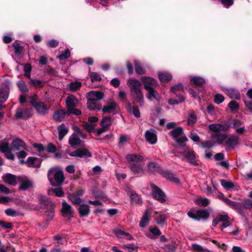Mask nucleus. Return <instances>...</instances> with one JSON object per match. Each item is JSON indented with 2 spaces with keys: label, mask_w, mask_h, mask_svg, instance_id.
I'll list each match as a JSON object with an SVG mask.
<instances>
[{
  "label": "nucleus",
  "mask_w": 252,
  "mask_h": 252,
  "mask_svg": "<svg viewBox=\"0 0 252 252\" xmlns=\"http://www.w3.org/2000/svg\"><path fill=\"white\" fill-rule=\"evenodd\" d=\"M47 177L52 186H55L56 183L59 185H62L65 179L63 171L56 167L49 169Z\"/></svg>",
  "instance_id": "f257e3e1"
},
{
  "label": "nucleus",
  "mask_w": 252,
  "mask_h": 252,
  "mask_svg": "<svg viewBox=\"0 0 252 252\" xmlns=\"http://www.w3.org/2000/svg\"><path fill=\"white\" fill-rule=\"evenodd\" d=\"M128 85L130 88L131 93L135 99L139 102L143 99V94L141 91L142 84L136 79H129Z\"/></svg>",
  "instance_id": "f03ea898"
},
{
  "label": "nucleus",
  "mask_w": 252,
  "mask_h": 252,
  "mask_svg": "<svg viewBox=\"0 0 252 252\" xmlns=\"http://www.w3.org/2000/svg\"><path fill=\"white\" fill-rule=\"evenodd\" d=\"M168 134L180 146L186 147L185 143L188 141V139L185 135L183 128L182 127H175L170 131Z\"/></svg>",
  "instance_id": "7ed1b4c3"
},
{
  "label": "nucleus",
  "mask_w": 252,
  "mask_h": 252,
  "mask_svg": "<svg viewBox=\"0 0 252 252\" xmlns=\"http://www.w3.org/2000/svg\"><path fill=\"white\" fill-rule=\"evenodd\" d=\"M12 146H10L9 141L5 138L0 142V152L3 153L5 157L8 159L13 160L15 156L12 152Z\"/></svg>",
  "instance_id": "20e7f679"
},
{
  "label": "nucleus",
  "mask_w": 252,
  "mask_h": 252,
  "mask_svg": "<svg viewBox=\"0 0 252 252\" xmlns=\"http://www.w3.org/2000/svg\"><path fill=\"white\" fill-rule=\"evenodd\" d=\"M150 186L153 189L152 195L154 198L161 203L165 202L166 195L164 192L153 183L150 184Z\"/></svg>",
  "instance_id": "39448f33"
},
{
  "label": "nucleus",
  "mask_w": 252,
  "mask_h": 252,
  "mask_svg": "<svg viewBox=\"0 0 252 252\" xmlns=\"http://www.w3.org/2000/svg\"><path fill=\"white\" fill-rule=\"evenodd\" d=\"M118 104L112 99H109L106 100V104L102 108V112L103 114L116 113L118 112Z\"/></svg>",
  "instance_id": "423d86ee"
},
{
  "label": "nucleus",
  "mask_w": 252,
  "mask_h": 252,
  "mask_svg": "<svg viewBox=\"0 0 252 252\" xmlns=\"http://www.w3.org/2000/svg\"><path fill=\"white\" fill-rule=\"evenodd\" d=\"M19 183V189L21 190H26L33 187V184L32 180L25 176L18 178Z\"/></svg>",
  "instance_id": "0eeeda50"
},
{
  "label": "nucleus",
  "mask_w": 252,
  "mask_h": 252,
  "mask_svg": "<svg viewBox=\"0 0 252 252\" xmlns=\"http://www.w3.org/2000/svg\"><path fill=\"white\" fill-rule=\"evenodd\" d=\"M230 126L228 124H213L209 126L210 131L219 133L220 131H226L229 129Z\"/></svg>",
  "instance_id": "6e6552de"
},
{
  "label": "nucleus",
  "mask_w": 252,
  "mask_h": 252,
  "mask_svg": "<svg viewBox=\"0 0 252 252\" xmlns=\"http://www.w3.org/2000/svg\"><path fill=\"white\" fill-rule=\"evenodd\" d=\"M11 146L12 150L28 151L25 142L22 139L19 138H16L13 140Z\"/></svg>",
  "instance_id": "1a4fd4ad"
},
{
  "label": "nucleus",
  "mask_w": 252,
  "mask_h": 252,
  "mask_svg": "<svg viewBox=\"0 0 252 252\" xmlns=\"http://www.w3.org/2000/svg\"><path fill=\"white\" fill-rule=\"evenodd\" d=\"M66 152L68 153L70 156L74 157L82 158L83 157H92L91 153L88 150L85 148L78 149L70 154L69 153V150H66Z\"/></svg>",
  "instance_id": "9d476101"
},
{
  "label": "nucleus",
  "mask_w": 252,
  "mask_h": 252,
  "mask_svg": "<svg viewBox=\"0 0 252 252\" xmlns=\"http://www.w3.org/2000/svg\"><path fill=\"white\" fill-rule=\"evenodd\" d=\"M240 139L236 135H232L229 137L225 141V145L228 150L232 149L235 146L240 144Z\"/></svg>",
  "instance_id": "9b49d317"
},
{
  "label": "nucleus",
  "mask_w": 252,
  "mask_h": 252,
  "mask_svg": "<svg viewBox=\"0 0 252 252\" xmlns=\"http://www.w3.org/2000/svg\"><path fill=\"white\" fill-rule=\"evenodd\" d=\"M31 116V110L30 109L18 108L17 109L14 117L17 119H26Z\"/></svg>",
  "instance_id": "f8f14e48"
},
{
  "label": "nucleus",
  "mask_w": 252,
  "mask_h": 252,
  "mask_svg": "<svg viewBox=\"0 0 252 252\" xmlns=\"http://www.w3.org/2000/svg\"><path fill=\"white\" fill-rule=\"evenodd\" d=\"M146 140L151 144H155L157 142L158 138L155 130L151 129L145 132Z\"/></svg>",
  "instance_id": "ddd939ff"
},
{
  "label": "nucleus",
  "mask_w": 252,
  "mask_h": 252,
  "mask_svg": "<svg viewBox=\"0 0 252 252\" xmlns=\"http://www.w3.org/2000/svg\"><path fill=\"white\" fill-rule=\"evenodd\" d=\"M79 103V100L73 95H68L65 99V105L67 109L77 107Z\"/></svg>",
  "instance_id": "4468645a"
},
{
  "label": "nucleus",
  "mask_w": 252,
  "mask_h": 252,
  "mask_svg": "<svg viewBox=\"0 0 252 252\" xmlns=\"http://www.w3.org/2000/svg\"><path fill=\"white\" fill-rule=\"evenodd\" d=\"M2 180L4 183L13 186L17 184L16 176L9 173L4 174L2 176Z\"/></svg>",
  "instance_id": "2eb2a0df"
},
{
  "label": "nucleus",
  "mask_w": 252,
  "mask_h": 252,
  "mask_svg": "<svg viewBox=\"0 0 252 252\" xmlns=\"http://www.w3.org/2000/svg\"><path fill=\"white\" fill-rule=\"evenodd\" d=\"M34 107L37 112L41 115H45L47 114L49 108V107L42 102H38V103L34 105Z\"/></svg>",
  "instance_id": "dca6fc26"
},
{
  "label": "nucleus",
  "mask_w": 252,
  "mask_h": 252,
  "mask_svg": "<svg viewBox=\"0 0 252 252\" xmlns=\"http://www.w3.org/2000/svg\"><path fill=\"white\" fill-rule=\"evenodd\" d=\"M184 155L191 164L193 165H197L198 164L195 160V156L193 151L189 150L188 148H187L184 153Z\"/></svg>",
  "instance_id": "f3484780"
},
{
  "label": "nucleus",
  "mask_w": 252,
  "mask_h": 252,
  "mask_svg": "<svg viewBox=\"0 0 252 252\" xmlns=\"http://www.w3.org/2000/svg\"><path fill=\"white\" fill-rule=\"evenodd\" d=\"M146 90L148 91L147 98L152 100L154 98L158 101L161 100V97L159 94L153 88H148L147 86L146 87Z\"/></svg>",
  "instance_id": "a211bd4d"
},
{
  "label": "nucleus",
  "mask_w": 252,
  "mask_h": 252,
  "mask_svg": "<svg viewBox=\"0 0 252 252\" xmlns=\"http://www.w3.org/2000/svg\"><path fill=\"white\" fill-rule=\"evenodd\" d=\"M126 191L129 194L131 200L133 202L136 204L142 203L141 199L134 190L129 187H126Z\"/></svg>",
  "instance_id": "6ab92c4d"
},
{
  "label": "nucleus",
  "mask_w": 252,
  "mask_h": 252,
  "mask_svg": "<svg viewBox=\"0 0 252 252\" xmlns=\"http://www.w3.org/2000/svg\"><path fill=\"white\" fill-rule=\"evenodd\" d=\"M67 114V112L64 109L56 111L53 116V119L58 122L63 121Z\"/></svg>",
  "instance_id": "aec40b11"
},
{
  "label": "nucleus",
  "mask_w": 252,
  "mask_h": 252,
  "mask_svg": "<svg viewBox=\"0 0 252 252\" xmlns=\"http://www.w3.org/2000/svg\"><path fill=\"white\" fill-rule=\"evenodd\" d=\"M9 94L8 84H5L0 88V102L2 103L6 100Z\"/></svg>",
  "instance_id": "412c9836"
},
{
  "label": "nucleus",
  "mask_w": 252,
  "mask_h": 252,
  "mask_svg": "<svg viewBox=\"0 0 252 252\" xmlns=\"http://www.w3.org/2000/svg\"><path fill=\"white\" fill-rule=\"evenodd\" d=\"M62 215L64 217H66L68 215L72 214L73 212V210L71 205L64 201L62 202V209L61 210Z\"/></svg>",
  "instance_id": "4be33fe9"
},
{
  "label": "nucleus",
  "mask_w": 252,
  "mask_h": 252,
  "mask_svg": "<svg viewBox=\"0 0 252 252\" xmlns=\"http://www.w3.org/2000/svg\"><path fill=\"white\" fill-rule=\"evenodd\" d=\"M80 217H87L90 213V207L86 204H80L79 207L78 208Z\"/></svg>",
  "instance_id": "5701e85b"
},
{
  "label": "nucleus",
  "mask_w": 252,
  "mask_h": 252,
  "mask_svg": "<svg viewBox=\"0 0 252 252\" xmlns=\"http://www.w3.org/2000/svg\"><path fill=\"white\" fill-rule=\"evenodd\" d=\"M141 81L143 82L145 89L146 86H147L148 88H153L156 84L155 79L151 77H142L141 78Z\"/></svg>",
  "instance_id": "b1692460"
},
{
  "label": "nucleus",
  "mask_w": 252,
  "mask_h": 252,
  "mask_svg": "<svg viewBox=\"0 0 252 252\" xmlns=\"http://www.w3.org/2000/svg\"><path fill=\"white\" fill-rule=\"evenodd\" d=\"M126 158L129 163L131 162H138L143 160V157L137 154H128L126 156Z\"/></svg>",
  "instance_id": "393cba45"
},
{
  "label": "nucleus",
  "mask_w": 252,
  "mask_h": 252,
  "mask_svg": "<svg viewBox=\"0 0 252 252\" xmlns=\"http://www.w3.org/2000/svg\"><path fill=\"white\" fill-rule=\"evenodd\" d=\"M150 216L151 212L148 210H145L139 223V225L141 227L144 228L148 224L149 222Z\"/></svg>",
  "instance_id": "a878e982"
},
{
  "label": "nucleus",
  "mask_w": 252,
  "mask_h": 252,
  "mask_svg": "<svg viewBox=\"0 0 252 252\" xmlns=\"http://www.w3.org/2000/svg\"><path fill=\"white\" fill-rule=\"evenodd\" d=\"M87 105L88 108L90 110H99L101 109V104L100 103L96 100L90 98L88 99Z\"/></svg>",
  "instance_id": "bb28decb"
},
{
  "label": "nucleus",
  "mask_w": 252,
  "mask_h": 252,
  "mask_svg": "<svg viewBox=\"0 0 252 252\" xmlns=\"http://www.w3.org/2000/svg\"><path fill=\"white\" fill-rule=\"evenodd\" d=\"M104 94L100 91H91L88 94V98L97 101L104 97Z\"/></svg>",
  "instance_id": "cd10ccee"
},
{
  "label": "nucleus",
  "mask_w": 252,
  "mask_h": 252,
  "mask_svg": "<svg viewBox=\"0 0 252 252\" xmlns=\"http://www.w3.org/2000/svg\"><path fill=\"white\" fill-rule=\"evenodd\" d=\"M81 143V140L78 136L76 135V133H73L69 138L68 143L72 147L79 146Z\"/></svg>",
  "instance_id": "c85d7f7f"
},
{
  "label": "nucleus",
  "mask_w": 252,
  "mask_h": 252,
  "mask_svg": "<svg viewBox=\"0 0 252 252\" xmlns=\"http://www.w3.org/2000/svg\"><path fill=\"white\" fill-rule=\"evenodd\" d=\"M129 168L131 171L135 174H144V171L143 165L136 163L131 164L129 166Z\"/></svg>",
  "instance_id": "c756f323"
},
{
  "label": "nucleus",
  "mask_w": 252,
  "mask_h": 252,
  "mask_svg": "<svg viewBox=\"0 0 252 252\" xmlns=\"http://www.w3.org/2000/svg\"><path fill=\"white\" fill-rule=\"evenodd\" d=\"M57 129L59 133V138L60 140H62L67 133L68 129L65 126L64 124H62L58 126Z\"/></svg>",
  "instance_id": "7c9ffc66"
},
{
  "label": "nucleus",
  "mask_w": 252,
  "mask_h": 252,
  "mask_svg": "<svg viewBox=\"0 0 252 252\" xmlns=\"http://www.w3.org/2000/svg\"><path fill=\"white\" fill-rule=\"evenodd\" d=\"M116 236L119 238H126L127 240H132V236L128 233L125 232L120 229H116L114 231Z\"/></svg>",
  "instance_id": "2f4dec72"
},
{
  "label": "nucleus",
  "mask_w": 252,
  "mask_h": 252,
  "mask_svg": "<svg viewBox=\"0 0 252 252\" xmlns=\"http://www.w3.org/2000/svg\"><path fill=\"white\" fill-rule=\"evenodd\" d=\"M113 120L110 117H105L101 121L100 125L103 128L108 130L109 127L112 124Z\"/></svg>",
  "instance_id": "473e14b6"
},
{
  "label": "nucleus",
  "mask_w": 252,
  "mask_h": 252,
  "mask_svg": "<svg viewBox=\"0 0 252 252\" xmlns=\"http://www.w3.org/2000/svg\"><path fill=\"white\" fill-rule=\"evenodd\" d=\"M197 219L196 220H199L201 219L207 220L210 216V214L207 210H199L196 211Z\"/></svg>",
  "instance_id": "72a5a7b5"
},
{
  "label": "nucleus",
  "mask_w": 252,
  "mask_h": 252,
  "mask_svg": "<svg viewBox=\"0 0 252 252\" xmlns=\"http://www.w3.org/2000/svg\"><path fill=\"white\" fill-rule=\"evenodd\" d=\"M67 198L75 205L80 204L82 201V199L74 193L68 194Z\"/></svg>",
  "instance_id": "f704fd0d"
},
{
  "label": "nucleus",
  "mask_w": 252,
  "mask_h": 252,
  "mask_svg": "<svg viewBox=\"0 0 252 252\" xmlns=\"http://www.w3.org/2000/svg\"><path fill=\"white\" fill-rule=\"evenodd\" d=\"M212 138L216 140V142L218 144H222L226 138V135L220 133L212 135Z\"/></svg>",
  "instance_id": "c9c22d12"
},
{
  "label": "nucleus",
  "mask_w": 252,
  "mask_h": 252,
  "mask_svg": "<svg viewBox=\"0 0 252 252\" xmlns=\"http://www.w3.org/2000/svg\"><path fill=\"white\" fill-rule=\"evenodd\" d=\"M164 176L166 179L169 180L170 181L173 182V183L179 185L180 184V180L176 177V176L170 172H166L164 174Z\"/></svg>",
  "instance_id": "e433bc0d"
},
{
  "label": "nucleus",
  "mask_w": 252,
  "mask_h": 252,
  "mask_svg": "<svg viewBox=\"0 0 252 252\" xmlns=\"http://www.w3.org/2000/svg\"><path fill=\"white\" fill-rule=\"evenodd\" d=\"M223 201L233 209L237 210H239L241 209V204L239 203L231 201L227 198H224Z\"/></svg>",
  "instance_id": "4c0bfd02"
},
{
  "label": "nucleus",
  "mask_w": 252,
  "mask_h": 252,
  "mask_svg": "<svg viewBox=\"0 0 252 252\" xmlns=\"http://www.w3.org/2000/svg\"><path fill=\"white\" fill-rule=\"evenodd\" d=\"M159 79L163 82H167L172 79V75L168 72L160 73L158 75Z\"/></svg>",
  "instance_id": "58836bf2"
},
{
  "label": "nucleus",
  "mask_w": 252,
  "mask_h": 252,
  "mask_svg": "<svg viewBox=\"0 0 252 252\" xmlns=\"http://www.w3.org/2000/svg\"><path fill=\"white\" fill-rule=\"evenodd\" d=\"M149 230L152 234L149 235V237L151 239H156L161 234L159 229L157 227L150 228Z\"/></svg>",
  "instance_id": "ea45409f"
},
{
  "label": "nucleus",
  "mask_w": 252,
  "mask_h": 252,
  "mask_svg": "<svg viewBox=\"0 0 252 252\" xmlns=\"http://www.w3.org/2000/svg\"><path fill=\"white\" fill-rule=\"evenodd\" d=\"M197 121V117L194 112L190 111L189 113V117L188 120V125L189 126H193Z\"/></svg>",
  "instance_id": "a19ab883"
},
{
  "label": "nucleus",
  "mask_w": 252,
  "mask_h": 252,
  "mask_svg": "<svg viewBox=\"0 0 252 252\" xmlns=\"http://www.w3.org/2000/svg\"><path fill=\"white\" fill-rule=\"evenodd\" d=\"M190 83L197 86H201L205 83V80L202 78L195 76L190 79Z\"/></svg>",
  "instance_id": "79ce46f5"
},
{
  "label": "nucleus",
  "mask_w": 252,
  "mask_h": 252,
  "mask_svg": "<svg viewBox=\"0 0 252 252\" xmlns=\"http://www.w3.org/2000/svg\"><path fill=\"white\" fill-rule=\"evenodd\" d=\"M210 201L206 198L199 197L195 201V203L198 205H202L206 207L209 205Z\"/></svg>",
  "instance_id": "37998d69"
},
{
  "label": "nucleus",
  "mask_w": 252,
  "mask_h": 252,
  "mask_svg": "<svg viewBox=\"0 0 252 252\" xmlns=\"http://www.w3.org/2000/svg\"><path fill=\"white\" fill-rule=\"evenodd\" d=\"M221 185L226 190H229L234 187V184L230 181L222 179L220 180Z\"/></svg>",
  "instance_id": "c03bdc74"
},
{
  "label": "nucleus",
  "mask_w": 252,
  "mask_h": 252,
  "mask_svg": "<svg viewBox=\"0 0 252 252\" xmlns=\"http://www.w3.org/2000/svg\"><path fill=\"white\" fill-rule=\"evenodd\" d=\"M53 192L56 196L58 197H63L64 196V193L62 188H58L54 189H49L48 190V193L50 194V192Z\"/></svg>",
  "instance_id": "a18cd8bd"
},
{
  "label": "nucleus",
  "mask_w": 252,
  "mask_h": 252,
  "mask_svg": "<svg viewBox=\"0 0 252 252\" xmlns=\"http://www.w3.org/2000/svg\"><path fill=\"white\" fill-rule=\"evenodd\" d=\"M29 84L35 88H42L43 86L42 82L38 79H32L29 82Z\"/></svg>",
  "instance_id": "49530a36"
},
{
  "label": "nucleus",
  "mask_w": 252,
  "mask_h": 252,
  "mask_svg": "<svg viewBox=\"0 0 252 252\" xmlns=\"http://www.w3.org/2000/svg\"><path fill=\"white\" fill-rule=\"evenodd\" d=\"M192 249L196 252H209L207 249L203 248L201 246L197 244H192Z\"/></svg>",
  "instance_id": "de8ad7c7"
},
{
  "label": "nucleus",
  "mask_w": 252,
  "mask_h": 252,
  "mask_svg": "<svg viewBox=\"0 0 252 252\" xmlns=\"http://www.w3.org/2000/svg\"><path fill=\"white\" fill-rule=\"evenodd\" d=\"M185 100V98L182 95L178 96V99H170L168 100V103L170 105H175Z\"/></svg>",
  "instance_id": "09e8293b"
},
{
  "label": "nucleus",
  "mask_w": 252,
  "mask_h": 252,
  "mask_svg": "<svg viewBox=\"0 0 252 252\" xmlns=\"http://www.w3.org/2000/svg\"><path fill=\"white\" fill-rule=\"evenodd\" d=\"M13 46L14 47L15 54L17 55L21 54L23 50V47L17 42H15L13 44Z\"/></svg>",
  "instance_id": "8fccbe9b"
},
{
  "label": "nucleus",
  "mask_w": 252,
  "mask_h": 252,
  "mask_svg": "<svg viewBox=\"0 0 252 252\" xmlns=\"http://www.w3.org/2000/svg\"><path fill=\"white\" fill-rule=\"evenodd\" d=\"M134 66L135 71L138 74L142 75L144 74L145 73V71L143 68V67L137 62H134Z\"/></svg>",
  "instance_id": "3c124183"
},
{
  "label": "nucleus",
  "mask_w": 252,
  "mask_h": 252,
  "mask_svg": "<svg viewBox=\"0 0 252 252\" xmlns=\"http://www.w3.org/2000/svg\"><path fill=\"white\" fill-rule=\"evenodd\" d=\"M90 78L92 82L100 81L101 80V75L94 72L90 73Z\"/></svg>",
  "instance_id": "603ef678"
},
{
  "label": "nucleus",
  "mask_w": 252,
  "mask_h": 252,
  "mask_svg": "<svg viewBox=\"0 0 252 252\" xmlns=\"http://www.w3.org/2000/svg\"><path fill=\"white\" fill-rule=\"evenodd\" d=\"M228 107L232 111H236L239 109L238 103L234 100H232L229 103Z\"/></svg>",
  "instance_id": "864d4df0"
},
{
  "label": "nucleus",
  "mask_w": 252,
  "mask_h": 252,
  "mask_svg": "<svg viewBox=\"0 0 252 252\" xmlns=\"http://www.w3.org/2000/svg\"><path fill=\"white\" fill-rule=\"evenodd\" d=\"M81 86V83L78 81L71 82L69 85V89L72 91H76Z\"/></svg>",
  "instance_id": "5fc2aeb1"
},
{
  "label": "nucleus",
  "mask_w": 252,
  "mask_h": 252,
  "mask_svg": "<svg viewBox=\"0 0 252 252\" xmlns=\"http://www.w3.org/2000/svg\"><path fill=\"white\" fill-rule=\"evenodd\" d=\"M73 129L74 131L73 133H76V135H77V134H78L82 138H86V134H85L83 132L82 130L79 127H78L77 126H73Z\"/></svg>",
  "instance_id": "6e6d98bb"
},
{
  "label": "nucleus",
  "mask_w": 252,
  "mask_h": 252,
  "mask_svg": "<svg viewBox=\"0 0 252 252\" xmlns=\"http://www.w3.org/2000/svg\"><path fill=\"white\" fill-rule=\"evenodd\" d=\"M67 114H73L76 116H78L81 114V111L76 109L75 107H72L70 109H67Z\"/></svg>",
  "instance_id": "4d7b16f0"
},
{
  "label": "nucleus",
  "mask_w": 252,
  "mask_h": 252,
  "mask_svg": "<svg viewBox=\"0 0 252 252\" xmlns=\"http://www.w3.org/2000/svg\"><path fill=\"white\" fill-rule=\"evenodd\" d=\"M70 56V52L69 50L67 49L65 50L64 52L60 56H58V58L60 60H65L68 58Z\"/></svg>",
  "instance_id": "13d9d810"
},
{
  "label": "nucleus",
  "mask_w": 252,
  "mask_h": 252,
  "mask_svg": "<svg viewBox=\"0 0 252 252\" xmlns=\"http://www.w3.org/2000/svg\"><path fill=\"white\" fill-rule=\"evenodd\" d=\"M167 218V216L165 214H162L156 219L157 223L158 224L163 223Z\"/></svg>",
  "instance_id": "bf43d9fd"
},
{
  "label": "nucleus",
  "mask_w": 252,
  "mask_h": 252,
  "mask_svg": "<svg viewBox=\"0 0 252 252\" xmlns=\"http://www.w3.org/2000/svg\"><path fill=\"white\" fill-rule=\"evenodd\" d=\"M242 205L244 208L246 209H251L252 208V200L250 199H245Z\"/></svg>",
  "instance_id": "052dcab7"
},
{
  "label": "nucleus",
  "mask_w": 252,
  "mask_h": 252,
  "mask_svg": "<svg viewBox=\"0 0 252 252\" xmlns=\"http://www.w3.org/2000/svg\"><path fill=\"white\" fill-rule=\"evenodd\" d=\"M123 248L127 249L129 252H138V247L132 245H125L123 246Z\"/></svg>",
  "instance_id": "680f3d73"
},
{
  "label": "nucleus",
  "mask_w": 252,
  "mask_h": 252,
  "mask_svg": "<svg viewBox=\"0 0 252 252\" xmlns=\"http://www.w3.org/2000/svg\"><path fill=\"white\" fill-rule=\"evenodd\" d=\"M224 100V96L220 94H217L214 97V101L216 103L219 104L222 103Z\"/></svg>",
  "instance_id": "e2e57ef3"
},
{
  "label": "nucleus",
  "mask_w": 252,
  "mask_h": 252,
  "mask_svg": "<svg viewBox=\"0 0 252 252\" xmlns=\"http://www.w3.org/2000/svg\"><path fill=\"white\" fill-rule=\"evenodd\" d=\"M82 126L88 132H92L94 131V126L92 124L86 123L82 125Z\"/></svg>",
  "instance_id": "0e129e2a"
},
{
  "label": "nucleus",
  "mask_w": 252,
  "mask_h": 252,
  "mask_svg": "<svg viewBox=\"0 0 252 252\" xmlns=\"http://www.w3.org/2000/svg\"><path fill=\"white\" fill-rule=\"evenodd\" d=\"M242 125V123L241 121L238 119H233L232 120V127L235 130L241 126Z\"/></svg>",
  "instance_id": "69168bd1"
},
{
  "label": "nucleus",
  "mask_w": 252,
  "mask_h": 252,
  "mask_svg": "<svg viewBox=\"0 0 252 252\" xmlns=\"http://www.w3.org/2000/svg\"><path fill=\"white\" fill-rule=\"evenodd\" d=\"M196 211L195 209L192 208L188 212L187 215L189 218L196 220L197 219Z\"/></svg>",
  "instance_id": "338daca9"
},
{
  "label": "nucleus",
  "mask_w": 252,
  "mask_h": 252,
  "mask_svg": "<svg viewBox=\"0 0 252 252\" xmlns=\"http://www.w3.org/2000/svg\"><path fill=\"white\" fill-rule=\"evenodd\" d=\"M183 86L182 84H179L173 86L171 90L174 93H176L178 92L183 91Z\"/></svg>",
  "instance_id": "774afa93"
}]
</instances>
